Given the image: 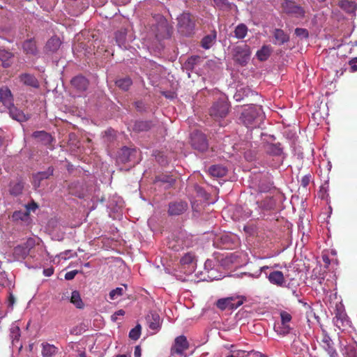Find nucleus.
Returning <instances> with one entry per match:
<instances>
[{
  "label": "nucleus",
  "instance_id": "nucleus-1",
  "mask_svg": "<svg viewBox=\"0 0 357 357\" xmlns=\"http://www.w3.org/2000/svg\"><path fill=\"white\" fill-rule=\"evenodd\" d=\"M264 119V114L261 106L250 105L242 112L240 121L247 128L259 127Z\"/></svg>",
  "mask_w": 357,
  "mask_h": 357
},
{
  "label": "nucleus",
  "instance_id": "nucleus-2",
  "mask_svg": "<svg viewBox=\"0 0 357 357\" xmlns=\"http://www.w3.org/2000/svg\"><path fill=\"white\" fill-rule=\"evenodd\" d=\"M230 103L226 97H220L214 101L209 109V115L215 120L225 119L230 111Z\"/></svg>",
  "mask_w": 357,
  "mask_h": 357
},
{
  "label": "nucleus",
  "instance_id": "nucleus-3",
  "mask_svg": "<svg viewBox=\"0 0 357 357\" xmlns=\"http://www.w3.org/2000/svg\"><path fill=\"white\" fill-rule=\"evenodd\" d=\"M195 17L189 13H183L177 17V29L183 36H190L194 33Z\"/></svg>",
  "mask_w": 357,
  "mask_h": 357
},
{
  "label": "nucleus",
  "instance_id": "nucleus-4",
  "mask_svg": "<svg viewBox=\"0 0 357 357\" xmlns=\"http://www.w3.org/2000/svg\"><path fill=\"white\" fill-rule=\"evenodd\" d=\"M234 61L241 66H245L250 60L251 51L250 47L246 45L236 46L233 50Z\"/></svg>",
  "mask_w": 357,
  "mask_h": 357
},
{
  "label": "nucleus",
  "instance_id": "nucleus-5",
  "mask_svg": "<svg viewBox=\"0 0 357 357\" xmlns=\"http://www.w3.org/2000/svg\"><path fill=\"white\" fill-rule=\"evenodd\" d=\"M245 301L242 296H231L218 299L216 306L221 310H234L241 306Z\"/></svg>",
  "mask_w": 357,
  "mask_h": 357
},
{
  "label": "nucleus",
  "instance_id": "nucleus-6",
  "mask_svg": "<svg viewBox=\"0 0 357 357\" xmlns=\"http://www.w3.org/2000/svg\"><path fill=\"white\" fill-rule=\"evenodd\" d=\"M172 33V27L168 21L162 15L158 17L157 24V33L155 34L158 39L170 38Z\"/></svg>",
  "mask_w": 357,
  "mask_h": 357
},
{
  "label": "nucleus",
  "instance_id": "nucleus-7",
  "mask_svg": "<svg viewBox=\"0 0 357 357\" xmlns=\"http://www.w3.org/2000/svg\"><path fill=\"white\" fill-rule=\"evenodd\" d=\"M281 7L284 13L296 17H302L305 15L303 8L291 0H284Z\"/></svg>",
  "mask_w": 357,
  "mask_h": 357
},
{
  "label": "nucleus",
  "instance_id": "nucleus-8",
  "mask_svg": "<svg viewBox=\"0 0 357 357\" xmlns=\"http://www.w3.org/2000/svg\"><path fill=\"white\" fill-rule=\"evenodd\" d=\"M191 144L195 149L202 152L207 150L208 146L206 135L197 130L191 134Z\"/></svg>",
  "mask_w": 357,
  "mask_h": 357
},
{
  "label": "nucleus",
  "instance_id": "nucleus-9",
  "mask_svg": "<svg viewBox=\"0 0 357 357\" xmlns=\"http://www.w3.org/2000/svg\"><path fill=\"white\" fill-rule=\"evenodd\" d=\"M189 348V343L185 336L180 335L175 338L174 344L171 348V355L183 356L185 351Z\"/></svg>",
  "mask_w": 357,
  "mask_h": 357
},
{
  "label": "nucleus",
  "instance_id": "nucleus-10",
  "mask_svg": "<svg viewBox=\"0 0 357 357\" xmlns=\"http://www.w3.org/2000/svg\"><path fill=\"white\" fill-rule=\"evenodd\" d=\"M188 203L185 201H176L169 204L168 214L169 215H179L187 211Z\"/></svg>",
  "mask_w": 357,
  "mask_h": 357
},
{
  "label": "nucleus",
  "instance_id": "nucleus-11",
  "mask_svg": "<svg viewBox=\"0 0 357 357\" xmlns=\"http://www.w3.org/2000/svg\"><path fill=\"white\" fill-rule=\"evenodd\" d=\"M0 102L6 108L14 104L13 95L7 86L0 87Z\"/></svg>",
  "mask_w": 357,
  "mask_h": 357
},
{
  "label": "nucleus",
  "instance_id": "nucleus-12",
  "mask_svg": "<svg viewBox=\"0 0 357 357\" xmlns=\"http://www.w3.org/2000/svg\"><path fill=\"white\" fill-rule=\"evenodd\" d=\"M32 136L33 138L37 139L38 141L42 142L44 145L47 146L49 149H53V146L52 145L53 137L50 134L44 130L35 131L33 132Z\"/></svg>",
  "mask_w": 357,
  "mask_h": 357
},
{
  "label": "nucleus",
  "instance_id": "nucleus-13",
  "mask_svg": "<svg viewBox=\"0 0 357 357\" xmlns=\"http://www.w3.org/2000/svg\"><path fill=\"white\" fill-rule=\"evenodd\" d=\"M146 321L149 328L153 331L160 328L161 321L160 315L155 312H151L146 317Z\"/></svg>",
  "mask_w": 357,
  "mask_h": 357
},
{
  "label": "nucleus",
  "instance_id": "nucleus-14",
  "mask_svg": "<svg viewBox=\"0 0 357 357\" xmlns=\"http://www.w3.org/2000/svg\"><path fill=\"white\" fill-rule=\"evenodd\" d=\"M19 79L26 86L35 89H38L40 86L38 80L33 75L29 73H23L19 76Z\"/></svg>",
  "mask_w": 357,
  "mask_h": 357
},
{
  "label": "nucleus",
  "instance_id": "nucleus-15",
  "mask_svg": "<svg viewBox=\"0 0 357 357\" xmlns=\"http://www.w3.org/2000/svg\"><path fill=\"white\" fill-rule=\"evenodd\" d=\"M10 116L19 122H24L29 119L28 115H26L22 111L18 109L15 105L8 107V108Z\"/></svg>",
  "mask_w": 357,
  "mask_h": 357
},
{
  "label": "nucleus",
  "instance_id": "nucleus-16",
  "mask_svg": "<svg viewBox=\"0 0 357 357\" xmlns=\"http://www.w3.org/2000/svg\"><path fill=\"white\" fill-rule=\"evenodd\" d=\"M14 54L4 49H0V61L3 68H9L13 63Z\"/></svg>",
  "mask_w": 357,
  "mask_h": 357
},
{
  "label": "nucleus",
  "instance_id": "nucleus-17",
  "mask_svg": "<svg viewBox=\"0 0 357 357\" xmlns=\"http://www.w3.org/2000/svg\"><path fill=\"white\" fill-rule=\"evenodd\" d=\"M71 84L79 91H84L86 90L89 82L86 78L82 75L75 77L71 80Z\"/></svg>",
  "mask_w": 357,
  "mask_h": 357
},
{
  "label": "nucleus",
  "instance_id": "nucleus-18",
  "mask_svg": "<svg viewBox=\"0 0 357 357\" xmlns=\"http://www.w3.org/2000/svg\"><path fill=\"white\" fill-rule=\"evenodd\" d=\"M22 49L26 54L36 55L38 53L36 43L33 38L25 40L22 43Z\"/></svg>",
  "mask_w": 357,
  "mask_h": 357
},
{
  "label": "nucleus",
  "instance_id": "nucleus-19",
  "mask_svg": "<svg viewBox=\"0 0 357 357\" xmlns=\"http://www.w3.org/2000/svg\"><path fill=\"white\" fill-rule=\"evenodd\" d=\"M61 41L57 36L50 38L45 47V51L51 53L56 52L61 47Z\"/></svg>",
  "mask_w": 357,
  "mask_h": 357
},
{
  "label": "nucleus",
  "instance_id": "nucleus-20",
  "mask_svg": "<svg viewBox=\"0 0 357 357\" xmlns=\"http://www.w3.org/2000/svg\"><path fill=\"white\" fill-rule=\"evenodd\" d=\"M268 278L271 284L278 287H282L285 282L283 273L279 271L271 272Z\"/></svg>",
  "mask_w": 357,
  "mask_h": 357
},
{
  "label": "nucleus",
  "instance_id": "nucleus-21",
  "mask_svg": "<svg viewBox=\"0 0 357 357\" xmlns=\"http://www.w3.org/2000/svg\"><path fill=\"white\" fill-rule=\"evenodd\" d=\"M339 7L349 14H355L357 10V4L355 1L349 0H341L338 3Z\"/></svg>",
  "mask_w": 357,
  "mask_h": 357
},
{
  "label": "nucleus",
  "instance_id": "nucleus-22",
  "mask_svg": "<svg viewBox=\"0 0 357 357\" xmlns=\"http://www.w3.org/2000/svg\"><path fill=\"white\" fill-rule=\"evenodd\" d=\"M273 37L275 38L274 43L275 45H283L289 40V36L282 29H275L273 32Z\"/></svg>",
  "mask_w": 357,
  "mask_h": 357
},
{
  "label": "nucleus",
  "instance_id": "nucleus-23",
  "mask_svg": "<svg viewBox=\"0 0 357 357\" xmlns=\"http://www.w3.org/2000/svg\"><path fill=\"white\" fill-rule=\"evenodd\" d=\"M216 38H217L216 31L213 30L210 34L205 36L202 38V40L201 41V46L205 50L210 49L214 44V43L216 40Z\"/></svg>",
  "mask_w": 357,
  "mask_h": 357
},
{
  "label": "nucleus",
  "instance_id": "nucleus-24",
  "mask_svg": "<svg viewBox=\"0 0 357 357\" xmlns=\"http://www.w3.org/2000/svg\"><path fill=\"white\" fill-rule=\"evenodd\" d=\"M41 347V354L43 357H52V356L55 355L58 351L57 347L47 342L42 343Z\"/></svg>",
  "mask_w": 357,
  "mask_h": 357
},
{
  "label": "nucleus",
  "instance_id": "nucleus-25",
  "mask_svg": "<svg viewBox=\"0 0 357 357\" xmlns=\"http://www.w3.org/2000/svg\"><path fill=\"white\" fill-rule=\"evenodd\" d=\"M335 325L339 329H343L344 327L348 325L349 320L347 316L344 312H337L333 319Z\"/></svg>",
  "mask_w": 357,
  "mask_h": 357
},
{
  "label": "nucleus",
  "instance_id": "nucleus-26",
  "mask_svg": "<svg viewBox=\"0 0 357 357\" xmlns=\"http://www.w3.org/2000/svg\"><path fill=\"white\" fill-rule=\"evenodd\" d=\"M272 52V48L269 45H263L262 47L257 52L256 56L260 61H266Z\"/></svg>",
  "mask_w": 357,
  "mask_h": 357
},
{
  "label": "nucleus",
  "instance_id": "nucleus-27",
  "mask_svg": "<svg viewBox=\"0 0 357 357\" xmlns=\"http://www.w3.org/2000/svg\"><path fill=\"white\" fill-rule=\"evenodd\" d=\"M208 172L213 177H222L226 175L227 169L222 165H212Z\"/></svg>",
  "mask_w": 357,
  "mask_h": 357
},
{
  "label": "nucleus",
  "instance_id": "nucleus-28",
  "mask_svg": "<svg viewBox=\"0 0 357 357\" xmlns=\"http://www.w3.org/2000/svg\"><path fill=\"white\" fill-rule=\"evenodd\" d=\"M24 183L21 181H12L10 183V193L12 195L17 196L22 192Z\"/></svg>",
  "mask_w": 357,
  "mask_h": 357
},
{
  "label": "nucleus",
  "instance_id": "nucleus-29",
  "mask_svg": "<svg viewBox=\"0 0 357 357\" xmlns=\"http://www.w3.org/2000/svg\"><path fill=\"white\" fill-rule=\"evenodd\" d=\"M168 248L175 252L183 250V242L180 238H172L167 243Z\"/></svg>",
  "mask_w": 357,
  "mask_h": 357
},
{
  "label": "nucleus",
  "instance_id": "nucleus-30",
  "mask_svg": "<svg viewBox=\"0 0 357 357\" xmlns=\"http://www.w3.org/2000/svg\"><path fill=\"white\" fill-rule=\"evenodd\" d=\"M70 301L73 303L77 308L82 309L84 308V303L81 298L80 294L77 291H73L71 294Z\"/></svg>",
  "mask_w": 357,
  "mask_h": 357
},
{
  "label": "nucleus",
  "instance_id": "nucleus-31",
  "mask_svg": "<svg viewBox=\"0 0 357 357\" xmlns=\"http://www.w3.org/2000/svg\"><path fill=\"white\" fill-rule=\"evenodd\" d=\"M266 151L270 155H280L282 153V149L280 147V144H268Z\"/></svg>",
  "mask_w": 357,
  "mask_h": 357
},
{
  "label": "nucleus",
  "instance_id": "nucleus-32",
  "mask_svg": "<svg viewBox=\"0 0 357 357\" xmlns=\"http://www.w3.org/2000/svg\"><path fill=\"white\" fill-rule=\"evenodd\" d=\"M132 79L129 77L121 78L115 82V84L123 91H128L130 86L132 85Z\"/></svg>",
  "mask_w": 357,
  "mask_h": 357
},
{
  "label": "nucleus",
  "instance_id": "nucleus-33",
  "mask_svg": "<svg viewBox=\"0 0 357 357\" xmlns=\"http://www.w3.org/2000/svg\"><path fill=\"white\" fill-rule=\"evenodd\" d=\"M275 206H276V201L272 197H266L259 204V206L263 208L265 210L273 209L275 207Z\"/></svg>",
  "mask_w": 357,
  "mask_h": 357
},
{
  "label": "nucleus",
  "instance_id": "nucleus-34",
  "mask_svg": "<svg viewBox=\"0 0 357 357\" xmlns=\"http://www.w3.org/2000/svg\"><path fill=\"white\" fill-rule=\"evenodd\" d=\"M152 126L151 121H139L135 123L133 129L137 132H142L149 130Z\"/></svg>",
  "mask_w": 357,
  "mask_h": 357
},
{
  "label": "nucleus",
  "instance_id": "nucleus-35",
  "mask_svg": "<svg viewBox=\"0 0 357 357\" xmlns=\"http://www.w3.org/2000/svg\"><path fill=\"white\" fill-rule=\"evenodd\" d=\"M248 33V27L245 24H239L234 30V36L238 39L244 38Z\"/></svg>",
  "mask_w": 357,
  "mask_h": 357
},
{
  "label": "nucleus",
  "instance_id": "nucleus-36",
  "mask_svg": "<svg viewBox=\"0 0 357 357\" xmlns=\"http://www.w3.org/2000/svg\"><path fill=\"white\" fill-rule=\"evenodd\" d=\"M54 168L52 167H49L47 169L45 172H38L35 176V178L39 181L48 178L50 176L53 174Z\"/></svg>",
  "mask_w": 357,
  "mask_h": 357
},
{
  "label": "nucleus",
  "instance_id": "nucleus-37",
  "mask_svg": "<svg viewBox=\"0 0 357 357\" xmlns=\"http://www.w3.org/2000/svg\"><path fill=\"white\" fill-rule=\"evenodd\" d=\"M29 254L23 245H18L14 248V255L19 258L24 259Z\"/></svg>",
  "mask_w": 357,
  "mask_h": 357
},
{
  "label": "nucleus",
  "instance_id": "nucleus-38",
  "mask_svg": "<svg viewBox=\"0 0 357 357\" xmlns=\"http://www.w3.org/2000/svg\"><path fill=\"white\" fill-rule=\"evenodd\" d=\"M142 327L140 324H137L135 328H132L129 332V337L133 340H137L141 335Z\"/></svg>",
  "mask_w": 357,
  "mask_h": 357
},
{
  "label": "nucleus",
  "instance_id": "nucleus-39",
  "mask_svg": "<svg viewBox=\"0 0 357 357\" xmlns=\"http://www.w3.org/2000/svg\"><path fill=\"white\" fill-rule=\"evenodd\" d=\"M195 256L192 252L185 253L181 259L180 262L182 265L190 264L195 260Z\"/></svg>",
  "mask_w": 357,
  "mask_h": 357
},
{
  "label": "nucleus",
  "instance_id": "nucleus-40",
  "mask_svg": "<svg viewBox=\"0 0 357 357\" xmlns=\"http://www.w3.org/2000/svg\"><path fill=\"white\" fill-rule=\"evenodd\" d=\"M344 357H357V350L355 346L348 345L344 347Z\"/></svg>",
  "mask_w": 357,
  "mask_h": 357
},
{
  "label": "nucleus",
  "instance_id": "nucleus-41",
  "mask_svg": "<svg viewBox=\"0 0 357 357\" xmlns=\"http://www.w3.org/2000/svg\"><path fill=\"white\" fill-rule=\"evenodd\" d=\"M322 347L326 350L328 348L333 347V341L331 338L327 334H324L322 340Z\"/></svg>",
  "mask_w": 357,
  "mask_h": 357
},
{
  "label": "nucleus",
  "instance_id": "nucleus-42",
  "mask_svg": "<svg viewBox=\"0 0 357 357\" xmlns=\"http://www.w3.org/2000/svg\"><path fill=\"white\" fill-rule=\"evenodd\" d=\"M155 181L162 183H167L169 184V185H172L175 182V179L174 178L166 175L158 176L155 178Z\"/></svg>",
  "mask_w": 357,
  "mask_h": 357
},
{
  "label": "nucleus",
  "instance_id": "nucleus-43",
  "mask_svg": "<svg viewBox=\"0 0 357 357\" xmlns=\"http://www.w3.org/2000/svg\"><path fill=\"white\" fill-rule=\"evenodd\" d=\"M123 292H124L123 288H122V287H116V289L112 290L109 292V298L111 300H114L117 297H119L120 296H122L123 294Z\"/></svg>",
  "mask_w": 357,
  "mask_h": 357
},
{
  "label": "nucleus",
  "instance_id": "nucleus-44",
  "mask_svg": "<svg viewBox=\"0 0 357 357\" xmlns=\"http://www.w3.org/2000/svg\"><path fill=\"white\" fill-rule=\"evenodd\" d=\"M200 59V57L199 56H192L188 59L187 61L185 62V65L186 68H190L192 69L196 65L197 62Z\"/></svg>",
  "mask_w": 357,
  "mask_h": 357
},
{
  "label": "nucleus",
  "instance_id": "nucleus-45",
  "mask_svg": "<svg viewBox=\"0 0 357 357\" xmlns=\"http://www.w3.org/2000/svg\"><path fill=\"white\" fill-rule=\"evenodd\" d=\"M10 337L12 338L13 344L15 342H18L20 337V328L15 326L11 328Z\"/></svg>",
  "mask_w": 357,
  "mask_h": 357
},
{
  "label": "nucleus",
  "instance_id": "nucleus-46",
  "mask_svg": "<svg viewBox=\"0 0 357 357\" xmlns=\"http://www.w3.org/2000/svg\"><path fill=\"white\" fill-rule=\"evenodd\" d=\"M280 317L282 325L288 324L291 321L292 318L291 315L286 311H282L280 312Z\"/></svg>",
  "mask_w": 357,
  "mask_h": 357
},
{
  "label": "nucleus",
  "instance_id": "nucleus-47",
  "mask_svg": "<svg viewBox=\"0 0 357 357\" xmlns=\"http://www.w3.org/2000/svg\"><path fill=\"white\" fill-rule=\"evenodd\" d=\"M231 352L236 356V357H246L250 354V353L253 352V351H251L250 352H248L245 350H231Z\"/></svg>",
  "mask_w": 357,
  "mask_h": 357
},
{
  "label": "nucleus",
  "instance_id": "nucleus-48",
  "mask_svg": "<svg viewBox=\"0 0 357 357\" xmlns=\"http://www.w3.org/2000/svg\"><path fill=\"white\" fill-rule=\"evenodd\" d=\"M25 248L30 251L32 248H33L36 245V240L33 238H29L26 239V242L23 244Z\"/></svg>",
  "mask_w": 357,
  "mask_h": 357
},
{
  "label": "nucleus",
  "instance_id": "nucleus-49",
  "mask_svg": "<svg viewBox=\"0 0 357 357\" xmlns=\"http://www.w3.org/2000/svg\"><path fill=\"white\" fill-rule=\"evenodd\" d=\"M295 34L297 36H301L305 38H307L309 36L307 30L305 29H302V28H296L295 29Z\"/></svg>",
  "mask_w": 357,
  "mask_h": 357
},
{
  "label": "nucleus",
  "instance_id": "nucleus-50",
  "mask_svg": "<svg viewBox=\"0 0 357 357\" xmlns=\"http://www.w3.org/2000/svg\"><path fill=\"white\" fill-rule=\"evenodd\" d=\"M61 258L67 259L77 256L76 252H73L72 250H68L61 253Z\"/></svg>",
  "mask_w": 357,
  "mask_h": 357
},
{
  "label": "nucleus",
  "instance_id": "nucleus-51",
  "mask_svg": "<svg viewBox=\"0 0 357 357\" xmlns=\"http://www.w3.org/2000/svg\"><path fill=\"white\" fill-rule=\"evenodd\" d=\"M77 273H78V271H75V270L67 272L65 275V279L67 280H73L75 277V275H77Z\"/></svg>",
  "mask_w": 357,
  "mask_h": 357
},
{
  "label": "nucleus",
  "instance_id": "nucleus-52",
  "mask_svg": "<svg viewBox=\"0 0 357 357\" xmlns=\"http://www.w3.org/2000/svg\"><path fill=\"white\" fill-rule=\"evenodd\" d=\"M349 66L351 67V72L357 71V57L349 61Z\"/></svg>",
  "mask_w": 357,
  "mask_h": 357
},
{
  "label": "nucleus",
  "instance_id": "nucleus-53",
  "mask_svg": "<svg viewBox=\"0 0 357 357\" xmlns=\"http://www.w3.org/2000/svg\"><path fill=\"white\" fill-rule=\"evenodd\" d=\"M326 351L330 357H338V354L333 347L326 349Z\"/></svg>",
  "mask_w": 357,
  "mask_h": 357
},
{
  "label": "nucleus",
  "instance_id": "nucleus-54",
  "mask_svg": "<svg viewBox=\"0 0 357 357\" xmlns=\"http://www.w3.org/2000/svg\"><path fill=\"white\" fill-rule=\"evenodd\" d=\"M25 215V213L21 212V211H15L13 214V218L14 220H23V216Z\"/></svg>",
  "mask_w": 357,
  "mask_h": 357
},
{
  "label": "nucleus",
  "instance_id": "nucleus-55",
  "mask_svg": "<svg viewBox=\"0 0 357 357\" xmlns=\"http://www.w3.org/2000/svg\"><path fill=\"white\" fill-rule=\"evenodd\" d=\"M215 6L220 8H223L227 4V0H213Z\"/></svg>",
  "mask_w": 357,
  "mask_h": 357
},
{
  "label": "nucleus",
  "instance_id": "nucleus-56",
  "mask_svg": "<svg viewBox=\"0 0 357 357\" xmlns=\"http://www.w3.org/2000/svg\"><path fill=\"white\" fill-rule=\"evenodd\" d=\"M291 328L289 324L282 325L281 331H280V334L287 335L290 332Z\"/></svg>",
  "mask_w": 357,
  "mask_h": 357
},
{
  "label": "nucleus",
  "instance_id": "nucleus-57",
  "mask_svg": "<svg viewBox=\"0 0 357 357\" xmlns=\"http://www.w3.org/2000/svg\"><path fill=\"white\" fill-rule=\"evenodd\" d=\"M54 273V268L52 267L45 268L43 270V274L47 276L50 277Z\"/></svg>",
  "mask_w": 357,
  "mask_h": 357
},
{
  "label": "nucleus",
  "instance_id": "nucleus-58",
  "mask_svg": "<svg viewBox=\"0 0 357 357\" xmlns=\"http://www.w3.org/2000/svg\"><path fill=\"white\" fill-rule=\"evenodd\" d=\"M125 314V311L123 310H119L118 311H116L114 315H112V319L113 320H116V316H123Z\"/></svg>",
  "mask_w": 357,
  "mask_h": 357
},
{
  "label": "nucleus",
  "instance_id": "nucleus-59",
  "mask_svg": "<svg viewBox=\"0 0 357 357\" xmlns=\"http://www.w3.org/2000/svg\"><path fill=\"white\" fill-rule=\"evenodd\" d=\"M134 355L135 357H141L142 350L139 346H136L135 348Z\"/></svg>",
  "mask_w": 357,
  "mask_h": 357
},
{
  "label": "nucleus",
  "instance_id": "nucleus-60",
  "mask_svg": "<svg viewBox=\"0 0 357 357\" xmlns=\"http://www.w3.org/2000/svg\"><path fill=\"white\" fill-rule=\"evenodd\" d=\"M309 181H310V179L308 177H307V176L303 177L301 181L302 185L304 187L307 186L309 183Z\"/></svg>",
  "mask_w": 357,
  "mask_h": 357
},
{
  "label": "nucleus",
  "instance_id": "nucleus-61",
  "mask_svg": "<svg viewBox=\"0 0 357 357\" xmlns=\"http://www.w3.org/2000/svg\"><path fill=\"white\" fill-rule=\"evenodd\" d=\"M123 154L125 155H128L130 153V150L128 148H124L122 149Z\"/></svg>",
  "mask_w": 357,
  "mask_h": 357
},
{
  "label": "nucleus",
  "instance_id": "nucleus-62",
  "mask_svg": "<svg viewBox=\"0 0 357 357\" xmlns=\"http://www.w3.org/2000/svg\"><path fill=\"white\" fill-rule=\"evenodd\" d=\"M38 207L37 204L34 202L32 203L31 205H29V209H31V210H34L35 208H36Z\"/></svg>",
  "mask_w": 357,
  "mask_h": 357
},
{
  "label": "nucleus",
  "instance_id": "nucleus-63",
  "mask_svg": "<svg viewBox=\"0 0 357 357\" xmlns=\"http://www.w3.org/2000/svg\"><path fill=\"white\" fill-rule=\"evenodd\" d=\"M15 302V298L13 295H10L9 297V303L10 305H13Z\"/></svg>",
  "mask_w": 357,
  "mask_h": 357
},
{
  "label": "nucleus",
  "instance_id": "nucleus-64",
  "mask_svg": "<svg viewBox=\"0 0 357 357\" xmlns=\"http://www.w3.org/2000/svg\"><path fill=\"white\" fill-rule=\"evenodd\" d=\"M79 357H86V353L82 352V353L79 354Z\"/></svg>",
  "mask_w": 357,
  "mask_h": 357
}]
</instances>
